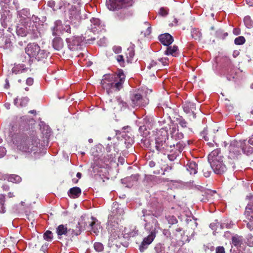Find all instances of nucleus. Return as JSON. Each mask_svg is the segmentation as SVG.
Segmentation results:
<instances>
[{
    "instance_id": "f257e3e1",
    "label": "nucleus",
    "mask_w": 253,
    "mask_h": 253,
    "mask_svg": "<svg viewBox=\"0 0 253 253\" xmlns=\"http://www.w3.org/2000/svg\"><path fill=\"white\" fill-rule=\"evenodd\" d=\"M17 126H12L8 136L16 148L24 153H31L38 150L40 140L35 134L28 135L22 131H17Z\"/></svg>"
},
{
    "instance_id": "f03ea898",
    "label": "nucleus",
    "mask_w": 253,
    "mask_h": 253,
    "mask_svg": "<svg viewBox=\"0 0 253 253\" xmlns=\"http://www.w3.org/2000/svg\"><path fill=\"white\" fill-rule=\"evenodd\" d=\"M133 0H107L106 5L111 10H119L117 13V18L120 20H126L132 16L133 10L132 6Z\"/></svg>"
},
{
    "instance_id": "7ed1b4c3",
    "label": "nucleus",
    "mask_w": 253,
    "mask_h": 253,
    "mask_svg": "<svg viewBox=\"0 0 253 253\" xmlns=\"http://www.w3.org/2000/svg\"><path fill=\"white\" fill-rule=\"evenodd\" d=\"M174 144H172V141L169 139L168 133L167 131H160L155 138L156 150L159 153L167 154L169 151V149L174 147Z\"/></svg>"
},
{
    "instance_id": "20e7f679",
    "label": "nucleus",
    "mask_w": 253,
    "mask_h": 253,
    "mask_svg": "<svg viewBox=\"0 0 253 253\" xmlns=\"http://www.w3.org/2000/svg\"><path fill=\"white\" fill-rule=\"evenodd\" d=\"M221 155L220 150L216 149L213 150L208 156V161L215 173H221Z\"/></svg>"
},
{
    "instance_id": "39448f33",
    "label": "nucleus",
    "mask_w": 253,
    "mask_h": 253,
    "mask_svg": "<svg viewBox=\"0 0 253 253\" xmlns=\"http://www.w3.org/2000/svg\"><path fill=\"white\" fill-rule=\"evenodd\" d=\"M125 77L122 69H119L115 74L111 75V80H112L113 92L119 91L123 88Z\"/></svg>"
},
{
    "instance_id": "423d86ee",
    "label": "nucleus",
    "mask_w": 253,
    "mask_h": 253,
    "mask_svg": "<svg viewBox=\"0 0 253 253\" xmlns=\"http://www.w3.org/2000/svg\"><path fill=\"white\" fill-rule=\"evenodd\" d=\"M107 154L103 157V162L107 165L112 162H115L117 155L119 153V149L115 143L111 142L107 145Z\"/></svg>"
},
{
    "instance_id": "0eeeda50",
    "label": "nucleus",
    "mask_w": 253,
    "mask_h": 253,
    "mask_svg": "<svg viewBox=\"0 0 253 253\" xmlns=\"http://www.w3.org/2000/svg\"><path fill=\"white\" fill-rule=\"evenodd\" d=\"M247 199H248L250 202L246 208L245 214L251 222L247 223V227L252 231L253 230V222H252L253 221V196H247Z\"/></svg>"
},
{
    "instance_id": "6e6552de",
    "label": "nucleus",
    "mask_w": 253,
    "mask_h": 253,
    "mask_svg": "<svg viewBox=\"0 0 253 253\" xmlns=\"http://www.w3.org/2000/svg\"><path fill=\"white\" fill-rule=\"evenodd\" d=\"M242 143V140H234L231 142L228 148L229 153V157L230 158L234 159L241 154Z\"/></svg>"
},
{
    "instance_id": "1a4fd4ad",
    "label": "nucleus",
    "mask_w": 253,
    "mask_h": 253,
    "mask_svg": "<svg viewBox=\"0 0 253 253\" xmlns=\"http://www.w3.org/2000/svg\"><path fill=\"white\" fill-rule=\"evenodd\" d=\"M56 232L58 236V238L60 239L62 235L66 236H67L68 235H71L72 236L78 235L80 234V230H79L78 232H75L73 229H68L67 224H60L56 228Z\"/></svg>"
},
{
    "instance_id": "9d476101",
    "label": "nucleus",
    "mask_w": 253,
    "mask_h": 253,
    "mask_svg": "<svg viewBox=\"0 0 253 253\" xmlns=\"http://www.w3.org/2000/svg\"><path fill=\"white\" fill-rule=\"evenodd\" d=\"M217 127L214 126H213V128L209 129L208 127L204 128V130L201 132V136L205 139L206 141H209L210 140H212L214 141L215 135L213 133H215V131H218Z\"/></svg>"
},
{
    "instance_id": "9b49d317",
    "label": "nucleus",
    "mask_w": 253,
    "mask_h": 253,
    "mask_svg": "<svg viewBox=\"0 0 253 253\" xmlns=\"http://www.w3.org/2000/svg\"><path fill=\"white\" fill-rule=\"evenodd\" d=\"M131 105L132 107H140L148 103V99L143 98L139 93L134 94L131 97Z\"/></svg>"
},
{
    "instance_id": "f8f14e48",
    "label": "nucleus",
    "mask_w": 253,
    "mask_h": 253,
    "mask_svg": "<svg viewBox=\"0 0 253 253\" xmlns=\"http://www.w3.org/2000/svg\"><path fill=\"white\" fill-rule=\"evenodd\" d=\"M111 77V75H105L104 76V78L101 81L102 88L106 90L108 94L113 92Z\"/></svg>"
},
{
    "instance_id": "ddd939ff",
    "label": "nucleus",
    "mask_w": 253,
    "mask_h": 253,
    "mask_svg": "<svg viewBox=\"0 0 253 253\" xmlns=\"http://www.w3.org/2000/svg\"><path fill=\"white\" fill-rule=\"evenodd\" d=\"M156 232L155 229L152 231L147 237L144 238L141 244L139 246V250L141 252H143L144 250L147 248V246L153 242L156 237Z\"/></svg>"
},
{
    "instance_id": "4468645a",
    "label": "nucleus",
    "mask_w": 253,
    "mask_h": 253,
    "mask_svg": "<svg viewBox=\"0 0 253 253\" xmlns=\"http://www.w3.org/2000/svg\"><path fill=\"white\" fill-rule=\"evenodd\" d=\"M40 47L36 43H29L26 47L25 52L30 57H35L39 51Z\"/></svg>"
},
{
    "instance_id": "2eb2a0df",
    "label": "nucleus",
    "mask_w": 253,
    "mask_h": 253,
    "mask_svg": "<svg viewBox=\"0 0 253 253\" xmlns=\"http://www.w3.org/2000/svg\"><path fill=\"white\" fill-rule=\"evenodd\" d=\"M120 231L119 230L112 231L109 239L108 246L116 248L117 247V240L120 238Z\"/></svg>"
},
{
    "instance_id": "dca6fc26",
    "label": "nucleus",
    "mask_w": 253,
    "mask_h": 253,
    "mask_svg": "<svg viewBox=\"0 0 253 253\" xmlns=\"http://www.w3.org/2000/svg\"><path fill=\"white\" fill-rule=\"evenodd\" d=\"M159 39L161 42L166 46L170 45L173 42V37L169 33L160 35Z\"/></svg>"
},
{
    "instance_id": "f3484780",
    "label": "nucleus",
    "mask_w": 253,
    "mask_h": 253,
    "mask_svg": "<svg viewBox=\"0 0 253 253\" xmlns=\"http://www.w3.org/2000/svg\"><path fill=\"white\" fill-rule=\"evenodd\" d=\"M170 135L172 141V140H174L175 141H181L184 137V134L181 132H180L179 130L176 127L170 128Z\"/></svg>"
},
{
    "instance_id": "a211bd4d",
    "label": "nucleus",
    "mask_w": 253,
    "mask_h": 253,
    "mask_svg": "<svg viewBox=\"0 0 253 253\" xmlns=\"http://www.w3.org/2000/svg\"><path fill=\"white\" fill-rule=\"evenodd\" d=\"M81 39L80 37H75L72 39H69L68 46L70 50L74 51L77 50L80 45Z\"/></svg>"
},
{
    "instance_id": "6ab92c4d",
    "label": "nucleus",
    "mask_w": 253,
    "mask_h": 253,
    "mask_svg": "<svg viewBox=\"0 0 253 253\" xmlns=\"http://www.w3.org/2000/svg\"><path fill=\"white\" fill-rule=\"evenodd\" d=\"M215 195H216L215 191L208 189L204 192V194L203 195V198H201V201L203 202L211 201L214 198Z\"/></svg>"
},
{
    "instance_id": "aec40b11",
    "label": "nucleus",
    "mask_w": 253,
    "mask_h": 253,
    "mask_svg": "<svg viewBox=\"0 0 253 253\" xmlns=\"http://www.w3.org/2000/svg\"><path fill=\"white\" fill-rule=\"evenodd\" d=\"M243 142L242 145V151L244 154L250 155L253 153V146L248 144V141L245 140H242Z\"/></svg>"
},
{
    "instance_id": "412c9836",
    "label": "nucleus",
    "mask_w": 253,
    "mask_h": 253,
    "mask_svg": "<svg viewBox=\"0 0 253 253\" xmlns=\"http://www.w3.org/2000/svg\"><path fill=\"white\" fill-rule=\"evenodd\" d=\"M172 144H174V147L170 148L169 151H175L179 154L181 152L185 146V144L183 141H179L176 143L172 141Z\"/></svg>"
},
{
    "instance_id": "4be33fe9",
    "label": "nucleus",
    "mask_w": 253,
    "mask_h": 253,
    "mask_svg": "<svg viewBox=\"0 0 253 253\" xmlns=\"http://www.w3.org/2000/svg\"><path fill=\"white\" fill-rule=\"evenodd\" d=\"M167 49L165 51V54L167 55H171L173 56H176L178 55V47L174 45L173 46H167Z\"/></svg>"
},
{
    "instance_id": "5701e85b",
    "label": "nucleus",
    "mask_w": 253,
    "mask_h": 253,
    "mask_svg": "<svg viewBox=\"0 0 253 253\" xmlns=\"http://www.w3.org/2000/svg\"><path fill=\"white\" fill-rule=\"evenodd\" d=\"M81 189L78 187H74L70 189L68 192V196L73 198H78L81 194Z\"/></svg>"
},
{
    "instance_id": "b1692460",
    "label": "nucleus",
    "mask_w": 253,
    "mask_h": 253,
    "mask_svg": "<svg viewBox=\"0 0 253 253\" xmlns=\"http://www.w3.org/2000/svg\"><path fill=\"white\" fill-rule=\"evenodd\" d=\"M16 33L18 36L21 37H25L27 35L28 31L27 27L21 24H19L16 29Z\"/></svg>"
},
{
    "instance_id": "393cba45",
    "label": "nucleus",
    "mask_w": 253,
    "mask_h": 253,
    "mask_svg": "<svg viewBox=\"0 0 253 253\" xmlns=\"http://www.w3.org/2000/svg\"><path fill=\"white\" fill-rule=\"evenodd\" d=\"M186 169L191 174H195L197 172V164L195 162L190 161L186 165Z\"/></svg>"
},
{
    "instance_id": "a878e982",
    "label": "nucleus",
    "mask_w": 253,
    "mask_h": 253,
    "mask_svg": "<svg viewBox=\"0 0 253 253\" xmlns=\"http://www.w3.org/2000/svg\"><path fill=\"white\" fill-rule=\"evenodd\" d=\"M92 221L89 223V226L90 227V230L96 235H97L99 233V229L100 228V225L97 223L98 220L94 217H91Z\"/></svg>"
},
{
    "instance_id": "bb28decb",
    "label": "nucleus",
    "mask_w": 253,
    "mask_h": 253,
    "mask_svg": "<svg viewBox=\"0 0 253 253\" xmlns=\"http://www.w3.org/2000/svg\"><path fill=\"white\" fill-rule=\"evenodd\" d=\"M182 107L184 112L186 113L194 112L195 110V104L190 102L185 101Z\"/></svg>"
},
{
    "instance_id": "cd10ccee",
    "label": "nucleus",
    "mask_w": 253,
    "mask_h": 253,
    "mask_svg": "<svg viewBox=\"0 0 253 253\" xmlns=\"http://www.w3.org/2000/svg\"><path fill=\"white\" fill-rule=\"evenodd\" d=\"M52 46L56 50H60L63 46L62 39L60 37H55L52 41Z\"/></svg>"
},
{
    "instance_id": "c85d7f7f",
    "label": "nucleus",
    "mask_w": 253,
    "mask_h": 253,
    "mask_svg": "<svg viewBox=\"0 0 253 253\" xmlns=\"http://www.w3.org/2000/svg\"><path fill=\"white\" fill-rule=\"evenodd\" d=\"M243 242V238L242 236L235 235L232 237V244L237 248L241 246Z\"/></svg>"
},
{
    "instance_id": "c756f323",
    "label": "nucleus",
    "mask_w": 253,
    "mask_h": 253,
    "mask_svg": "<svg viewBox=\"0 0 253 253\" xmlns=\"http://www.w3.org/2000/svg\"><path fill=\"white\" fill-rule=\"evenodd\" d=\"M7 180L9 181L15 183H18L22 180L21 177L16 174H10L6 177Z\"/></svg>"
},
{
    "instance_id": "7c9ffc66",
    "label": "nucleus",
    "mask_w": 253,
    "mask_h": 253,
    "mask_svg": "<svg viewBox=\"0 0 253 253\" xmlns=\"http://www.w3.org/2000/svg\"><path fill=\"white\" fill-rule=\"evenodd\" d=\"M91 33V31L89 30L86 31L84 34V41L86 43H92L96 39L95 37L91 36L90 34Z\"/></svg>"
},
{
    "instance_id": "2f4dec72",
    "label": "nucleus",
    "mask_w": 253,
    "mask_h": 253,
    "mask_svg": "<svg viewBox=\"0 0 253 253\" xmlns=\"http://www.w3.org/2000/svg\"><path fill=\"white\" fill-rule=\"evenodd\" d=\"M191 36L195 40L200 41L202 38V33L198 29L194 28L191 31Z\"/></svg>"
},
{
    "instance_id": "473e14b6",
    "label": "nucleus",
    "mask_w": 253,
    "mask_h": 253,
    "mask_svg": "<svg viewBox=\"0 0 253 253\" xmlns=\"http://www.w3.org/2000/svg\"><path fill=\"white\" fill-rule=\"evenodd\" d=\"M47 56V54L44 50H42L40 48V51L36 55L35 58L38 60H42L45 59Z\"/></svg>"
},
{
    "instance_id": "72a5a7b5",
    "label": "nucleus",
    "mask_w": 253,
    "mask_h": 253,
    "mask_svg": "<svg viewBox=\"0 0 253 253\" xmlns=\"http://www.w3.org/2000/svg\"><path fill=\"white\" fill-rule=\"evenodd\" d=\"M139 133L143 137H146L150 134L149 130L147 129L146 126L144 125L139 127Z\"/></svg>"
},
{
    "instance_id": "f704fd0d",
    "label": "nucleus",
    "mask_w": 253,
    "mask_h": 253,
    "mask_svg": "<svg viewBox=\"0 0 253 253\" xmlns=\"http://www.w3.org/2000/svg\"><path fill=\"white\" fill-rule=\"evenodd\" d=\"M244 22L246 27L248 28H251L253 27V21L249 16H246L244 17Z\"/></svg>"
},
{
    "instance_id": "c9c22d12",
    "label": "nucleus",
    "mask_w": 253,
    "mask_h": 253,
    "mask_svg": "<svg viewBox=\"0 0 253 253\" xmlns=\"http://www.w3.org/2000/svg\"><path fill=\"white\" fill-rule=\"evenodd\" d=\"M5 196L2 194L0 195V213H4L5 211Z\"/></svg>"
},
{
    "instance_id": "e433bc0d",
    "label": "nucleus",
    "mask_w": 253,
    "mask_h": 253,
    "mask_svg": "<svg viewBox=\"0 0 253 253\" xmlns=\"http://www.w3.org/2000/svg\"><path fill=\"white\" fill-rule=\"evenodd\" d=\"M156 253H165V248L161 244H158L154 248Z\"/></svg>"
},
{
    "instance_id": "4c0bfd02",
    "label": "nucleus",
    "mask_w": 253,
    "mask_h": 253,
    "mask_svg": "<svg viewBox=\"0 0 253 253\" xmlns=\"http://www.w3.org/2000/svg\"><path fill=\"white\" fill-rule=\"evenodd\" d=\"M168 154V157L169 159L171 161H174L177 157L179 154L177 153L175 151H169L168 153H167Z\"/></svg>"
},
{
    "instance_id": "58836bf2",
    "label": "nucleus",
    "mask_w": 253,
    "mask_h": 253,
    "mask_svg": "<svg viewBox=\"0 0 253 253\" xmlns=\"http://www.w3.org/2000/svg\"><path fill=\"white\" fill-rule=\"evenodd\" d=\"M94 250L97 252H101L103 251L104 247L103 244L100 242H95L93 246Z\"/></svg>"
},
{
    "instance_id": "ea45409f",
    "label": "nucleus",
    "mask_w": 253,
    "mask_h": 253,
    "mask_svg": "<svg viewBox=\"0 0 253 253\" xmlns=\"http://www.w3.org/2000/svg\"><path fill=\"white\" fill-rule=\"evenodd\" d=\"M245 42V38L243 36L238 37L234 40V43L236 45H242Z\"/></svg>"
},
{
    "instance_id": "a19ab883",
    "label": "nucleus",
    "mask_w": 253,
    "mask_h": 253,
    "mask_svg": "<svg viewBox=\"0 0 253 253\" xmlns=\"http://www.w3.org/2000/svg\"><path fill=\"white\" fill-rule=\"evenodd\" d=\"M52 232L50 231H46L43 234V237L47 241H51L53 238Z\"/></svg>"
},
{
    "instance_id": "79ce46f5",
    "label": "nucleus",
    "mask_w": 253,
    "mask_h": 253,
    "mask_svg": "<svg viewBox=\"0 0 253 253\" xmlns=\"http://www.w3.org/2000/svg\"><path fill=\"white\" fill-rule=\"evenodd\" d=\"M29 98L27 97H23L21 99L20 105L21 107L25 106L27 105L28 102H29Z\"/></svg>"
},
{
    "instance_id": "37998d69",
    "label": "nucleus",
    "mask_w": 253,
    "mask_h": 253,
    "mask_svg": "<svg viewBox=\"0 0 253 253\" xmlns=\"http://www.w3.org/2000/svg\"><path fill=\"white\" fill-rule=\"evenodd\" d=\"M20 13L22 15H23L24 16L28 17V18L30 17L31 16L30 11L29 9H23L21 11Z\"/></svg>"
},
{
    "instance_id": "c03bdc74",
    "label": "nucleus",
    "mask_w": 253,
    "mask_h": 253,
    "mask_svg": "<svg viewBox=\"0 0 253 253\" xmlns=\"http://www.w3.org/2000/svg\"><path fill=\"white\" fill-rule=\"evenodd\" d=\"M247 243L249 246H253V236L251 234L248 235V236Z\"/></svg>"
},
{
    "instance_id": "a18cd8bd",
    "label": "nucleus",
    "mask_w": 253,
    "mask_h": 253,
    "mask_svg": "<svg viewBox=\"0 0 253 253\" xmlns=\"http://www.w3.org/2000/svg\"><path fill=\"white\" fill-rule=\"evenodd\" d=\"M159 13L160 15L163 16H165L168 14V12L167 9H166L164 7H162L160 9Z\"/></svg>"
},
{
    "instance_id": "49530a36",
    "label": "nucleus",
    "mask_w": 253,
    "mask_h": 253,
    "mask_svg": "<svg viewBox=\"0 0 253 253\" xmlns=\"http://www.w3.org/2000/svg\"><path fill=\"white\" fill-rule=\"evenodd\" d=\"M116 59L118 61V62L121 65H122L125 63L124 57L122 55H118L117 56Z\"/></svg>"
},
{
    "instance_id": "de8ad7c7",
    "label": "nucleus",
    "mask_w": 253,
    "mask_h": 253,
    "mask_svg": "<svg viewBox=\"0 0 253 253\" xmlns=\"http://www.w3.org/2000/svg\"><path fill=\"white\" fill-rule=\"evenodd\" d=\"M203 172L204 175L206 177H209L211 175V171L208 170V169L206 168L203 169Z\"/></svg>"
},
{
    "instance_id": "09e8293b",
    "label": "nucleus",
    "mask_w": 253,
    "mask_h": 253,
    "mask_svg": "<svg viewBox=\"0 0 253 253\" xmlns=\"http://www.w3.org/2000/svg\"><path fill=\"white\" fill-rule=\"evenodd\" d=\"M179 124L183 128L187 127V123L184 119H180L179 121Z\"/></svg>"
},
{
    "instance_id": "8fccbe9b",
    "label": "nucleus",
    "mask_w": 253,
    "mask_h": 253,
    "mask_svg": "<svg viewBox=\"0 0 253 253\" xmlns=\"http://www.w3.org/2000/svg\"><path fill=\"white\" fill-rule=\"evenodd\" d=\"M6 149L4 147L0 146V158L3 157L6 154Z\"/></svg>"
},
{
    "instance_id": "3c124183",
    "label": "nucleus",
    "mask_w": 253,
    "mask_h": 253,
    "mask_svg": "<svg viewBox=\"0 0 253 253\" xmlns=\"http://www.w3.org/2000/svg\"><path fill=\"white\" fill-rule=\"evenodd\" d=\"M164 66L168 64V59L167 58H162L159 59Z\"/></svg>"
},
{
    "instance_id": "603ef678",
    "label": "nucleus",
    "mask_w": 253,
    "mask_h": 253,
    "mask_svg": "<svg viewBox=\"0 0 253 253\" xmlns=\"http://www.w3.org/2000/svg\"><path fill=\"white\" fill-rule=\"evenodd\" d=\"M233 33L235 35H239L241 34V30L239 28H234L233 30Z\"/></svg>"
},
{
    "instance_id": "864d4df0",
    "label": "nucleus",
    "mask_w": 253,
    "mask_h": 253,
    "mask_svg": "<svg viewBox=\"0 0 253 253\" xmlns=\"http://www.w3.org/2000/svg\"><path fill=\"white\" fill-rule=\"evenodd\" d=\"M113 51L116 53H119L122 51V48L120 46H114L113 47Z\"/></svg>"
},
{
    "instance_id": "5fc2aeb1",
    "label": "nucleus",
    "mask_w": 253,
    "mask_h": 253,
    "mask_svg": "<svg viewBox=\"0 0 253 253\" xmlns=\"http://www.w3.org/2000/svg\"><path fill=\"white\" fill-rule=\"evenodd\" d=\"M34 83V80L32 78H28L26 80V84L28 85H31Z\"/></svg>"
},
{
    "instance_id": "6e6d98bb",
    "label": "nucleus",
    "mask_w": 253,
    "mask_h": 253,
    "mask_svg": "<svg viewBox=\"0 0 253 253\" xmlns=\"http://www.w3.org/2000/svg\"><path fill=\"white\" fill-rule=\"evenodd\" d=\"M157 64V63L156 61H155L154 60H152L151 61V62L150 63L149 65L148 66V68L149 69H150L151 68L156 66Z\"/></svg>"
},
{
    "instance_id": "4d7b16f0",
    "label": "nucleus",
    "mask_w": 253,
    "mask_h": 253,
    "mask_svg": "<svg viewBox=\"0 0 253 253\" xmlns=\"http://www.w3.org/2000/svg\"><path fill=\"white\" fill-rule=\"evenodd\" d=\"M246 3L249 6H253V0H245Z\"/></svg>"
},
{
    "instance_id": "13d9d810",
    "label": "nucleus",
    "mask_w": 253,
    "mask_h": 253,
    "mask_svg": "<svg viewBox=\"0 0 253 253\" xmlns=\"http://www.w3.org/2000/svg\"><path fill=\"white\" fill-rule=\"evenodd\" d=\"M57 26H55L52 29V35L53 36H55L56 35V31L57 30Z\"/></svg>"
},
{
    "instance_id": "bf43d9fd",
    "label": "nucleus",
    "mask_w": 253,
    "mask_h": 253,
    "mask_svg": "<svg viewBox=\"0 0 253 253\" xmlns=\"http://www.w3.org/2000/svg\"><path fill=\"white\" fill-rule=\"evenodd\" d=\"M151 27H149L147 28L146 33H144L145 35H149L151 33Z\"/></svg>"
},
{
    "instance_id": "052dcab7",
    "label": "nucleus",
    "mask_w": 253,
    "mask_h": 253,
    "mask_svg": "<svg viewBox=\"0 0 253 253\" xmlns=\"http://www.w3.org/2000/svg\"><path fill=\"white\" fill-rule=\"evenodd\" d=\"M248 144H251L253 146V135L250 137L248 140Z\"/></svg>"
},
{
    "instance_id": "680f3d73",
    "label": "nucleus",
    "mask_w": 253,
    "mask_h": 253,
    "mask_svg": "<svg viewBox=\"0 0 253 253\" xmlns=\"http://www.w3.org/2000/svg\"><path fill=\"white\" fill-rule=\"evenodd\" d=\"M216 253H221V247L219 246L216 248Z\"/></svg>"
},
{
    "instance_id": "e2e57ef3",
    "label": "nucleus",
    "mask_w": 253,
    "mask_h": 253,
    "mask_svg": "<svg viewBox=\"0 0 253 253\" xmlns=\"http://www.w3.org/2000/svg\"><path fill=\"white\" fill-rule=\"evenodd\" d=\"M2 187L4 191H8L9 189V186L7 185H3Z\"/></svg>"
},
{
    "instance_id": "0e129e2a",
    "label": "nucleus",
    "mask_w": 253,
    "mask_h": 253,
    "mask_svg": "<svg viewBox=\"0 0 253 253\" xmlns=\"http://www.w3.org/2000/svg\"><path fill=\"white\" fill-rule=\"evenodd\" d=\"M149 165L150 167L153 168L155 166V163L153 161H150L149 163Z\"/></svg>"
},
{
    "instance_id": "69168bd1",
    "label": "nucleus",
    "mask_w": 253,
    "mask_h": 253,
    "mask_svg": "<svg viewBox=\"0 0 253 253\" xmlns=\"http://www.w3.org/2000/svg\"><path fill=\"white\" fill-rule=\"evenodd\" d=\"M11 0H1V2L5 4H9L10 3Z\"/></svg>"
},
{
    "instance_id": "338daca9",
    "label": "nucleus",
    "mask_w": 253,
    "mask_h": 253,
    "mask_svg": "<svg viewBox=\"0 0 253 253\" xmlns=\"http://www.w3.org/2000/svg\"><path fill=\"white\" fill-rule=\"evenodd\" d=\"M66 28H67L66 32L70 33H71L70 26L69 25H67V26H66Z\"/></svg>"
},
{
    "instance_id": "774afa93",
    "label": "nucleus",
    "mask_w": 253,
    "mask_h": 253,
    "mask_svg": "<svg viewBox=\"0 0 253 253\" xmlns=\"http://www.w3.org/2000/svg\"><path fill=\"white\" fill-rule=\"evenodd\" d=\"M8 197H9V198H12V197H14V195H13V193H12V192H9V193H8Z\"/></svg>"
}]
</instances>
